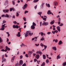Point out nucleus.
Masks as SVG:
<instances>
[{"label":"nucleus","mask_w":66,"mask_h":66,"mask_svg":"<svg viewBox=\"0 0 66 66\" xmlns=\"http://www.w3.org/2000/svg\"><path fill=\"white\" fill-rule=\"evenodd\" d=\"M30 35L32 36L33 35V33H31L30 31H28L26 32L25 35V36L26 37H27L28 35Z\"/></svg>","instance_id":"obj_1"},{"label":"nucleus","mask_w":66,"mask_h":66,"mask_svg":"<svg viewBox=\"0 0 66 66\" xmlns=\"http://www.w3.org/2000/svg\"><path fill=\"white\" fill-rule=\"evenodd\" d=\"M5 24H5L4 25H3L2 26V28L0 29V30H2V31H3L5 29L4 28H6L7 27V26H5Z\"/></svg>","instance_id":"obj_2"},{"label":"nucleus","mask_w":66,"mask_h":66,"mask_svg":"<svg viewBox=\"0 0 66 66\" xmlns=\"http://www.w3.org/2000/svg\"><path fill=\"white\" fill-rule=\"evenodd\" d=\"M43 26H48V24H49V23L48 22H45V21H44L43 23L42 24Z\"/></svg>","instance_id":"obj_3"},{"label":"nucleus","mask_w":66,"mask_h":66,"mask_svg":"<svg viewBox=\"0 0 66 66\" xmlns=\"http://www.w3.org/2000/svg\"><path fill=\"white\" fill-rule=\"evenodd\" d=\"M47 14L48 15H50V14H52V15L53 16V14L52 13V12H51V11L50 10H48L47 12Z\"/></svg>","instance_id":"obj_4"},{"label":"nucleus","mask_w":66,"mask_h":66,"mask_svg":"<svg viewBox=\"0 0 66 66\" xmlns=\"http://www.w3.org/2000/svg\"><path fill=\"white\" fill-rule=\"evenodd\" d=\"M13 27L14 29V28H16V29H18V28H19V26H18L17 25H16V26L13 25Z\"/></svg>","instance_id":"obj_5"},{"label":"nucleus","mask_w":66,"mask_h":66,"mask_svg":"<svg viewBox=\"0 0 66 66\" xmlns=\"http://www.w3.org/2000/svg\"><path fill=\"white\" fill-rule=\"evenodd\" d=\"M28 6V5L27 4H25V5H24V6L23 7V10H24L27 7V6Z\"/></svg>","instance_id":"obj_6"},{"label":"nucleus","mask_w":66,"mask_h":66,"mask_svg":"<svg viewBox=\"0 0 66 66\" xmlns=\"http://www.w3.org/2000/svg\"><path fill=\"white\" fill-rule=\"evenodd\" d=\"M23 64V61L22 60H20L19 62V66H20V65H22Z\"/></svg>","instance_id":"obj_7"},{"label":"nucleus","mask_w":66,"mask_h":66,"mask_svg":"<svg viewBox=\"0 0 66 66\" xmlns=\"http://www.w3.org/2000/svg\"><path fill=\"white\" fill-rule=\"evenodd\" d=\"M9 11V9H5V10H3V12L4 13H7Z\"/></svg>","instance_id":"obj_8"},{"label":"nucleus","mask_w":66,"mask_h":66,"mask_svg":"<svg viewBox=\"0 0 66 66\" xmlns=\"http://www.w3.org/2000/svg\"><path fill=\"white\" fill-rule=\"evenodd\" d=\"M35 57L37 59H38L39 58V57H40V56L39 54H37L36 55Z\"/></svg>","instance_id":"obj_9"},{"label":"nucleus","mask_w":66,"mask_h":66,"mask_svg":"<svg viewBox=\"0 0 66 66\" xmlns=\"http://www.w3.org/2000/svg\"><path fill=\"white\" fill-rule=\"evenodd\" d=\"M56 28L58 31L60 32V31H61V29H60L61 27L60 26H57L56 27Z\"/></svg>","instance_id":"obj_10"},{"label":"nucleus","mask_w":66,"mask_h":66,"mask_svg":"<svg viewBox=\"0 0 66 66\" xmlns=\"http://www.w3.org/2000/svg\"><path fill=\"white\" fill-rule=\"evenodd\" d=\"M54 6H56L58 5V3L56 2H55L54 3Z\"/></svg>","instance_id":"obj_11"},{"label":"nucleus","mask_w":66,"mask_h":66,"mask_svg":"<svg viewBox=\"0 0 66 66\" xmlns=\"http://www.w3.org/2000/svg\"><path fill=\"white\" fill-rule=\"evenodd\" d=\"M8 4V0H6L4 4L5 5H6Z\"/></svg>","instance_id":"obj_12"},{"label":"nucleus","mask_w":66,"mask_h":66,"mask_svg":"<svg viewBox=\"0 0 66 66\" xmlns=\"http://www.w3.org/2000/svg\"><path fill=\"white\" fill-rule=\"evenodd\" d=\"M20 32H19L18 33V34H16V36H18V37H20L21 36V35H20Z\"/></svg>","instance_id":"obj_13"},{"label":"nucleus","mask_w":66,"mask_h":66,"mask_svg":"<svg viewBox=\"0 0 66 66\" xmlns=\"http://www.w3.org/2000/svg\"><path fill=\"white\" fill-rule=\"evenodd\" d=\"M31 29H32V30H33L34 29H35V26H33V25H32L31 27Z\"/></svg>","instance_id":"obj_14"},{"label":"nucleus","mask_w":66,"mask_h":66,"mask_svg":"<svg viewBox=\"0 0 66 66\" xmlns=\"http://www.w3.org/2000/svg\"><path fill=\"white\" fill-rule=\"evenodd\" d=\"M46 5L47 7H50V4H47V3L46 4Z\"/></svg>","instance_id":"obj_15"},{"label":"nucleus","mask_w":66,"mask_h":66,"mask_svg":"<svg viewBox=\"0 0 66 66\" xmlns=\"http://www.w3.org/2000/svg\"><path fill=\"white\" fill-rule=\"evenodd\" d=\"M15 56H14L12 57V63H13V61H14V59H15Z\"/></svg>","instance_id":"obj_16"},{"label":"nucleus","mask_w":66,"mask_h":66,"mask_svg":"<svg viewBox=\"0 0 66 66\" xmlns=\"http://www.w3.org/2000/svg\"><path fill=\"white\" fill-rule=\"evenodd\" d=\"M62 44H63V42H62L61 40L58 43L59 45H61Z\"/></svg>","instance_id":"obj_17"},{"label":"nucleus","mask_w":66,"mask_h":66,"mask_svg":"<svg viewBox=\"0 0 66 66\" xmlns=\"http://www.w3.org/2000/svg\"><path fill=\"white\" fill-rule=\"evenodd\" d=\"M5 17H7V18H9V15L7 14H6Z\"/></svg>","instance_id":"obj_18"},{"label":"nucleus","mask_w":66,"mask_h":66,"mask_svg":"<svg viewBox=\"0 0 66 66\" xmlns=\"http://www.w3.org/2000/svg\"><path fill=\"white\" fill-rule=\"evenodd\" d=\"M52 49L53 50H55V51H56V47H52Z\"/></svg>","instance_id":"obj_19"},{"label":"nucleus","mask_w":66,"mask_h":66,"mask_svg":"<svg viewBox=\"0 0 66 66\" xmlns=\"http://www.w3.org/2000/svg\"><path fill=\"white\" fill-rule=\"evenodd\" d=\"M39 1V0H34L33 2H34V3H36L38 2Z\"/></svg>","instance_id":"obj_20"},{"label":"nucleus","mask_w":66,"mask_h":66,"mask_svg":"<svg viewBox=\"0 0 66 66\" xmlns=\"http://www.w3.org/2000/svg\"><path fill=\"white\" fill-rule=\"evenodd\" d=\"M60 54L57 56V60H58L59 59L61 58V56H60Z\"/></svg>","instance_id":"obj_21"},{"label":"nucleus","mask_w":66,"mask_h":66,"mask_svg":"<svg viewBox=\"0 0 66 66\" xmlns=\"http://www.w3.org/2000/svg\"><path fill=\"white\" fill-rule=\"evenodd\" d=\"M44 36H43L42 38V39H41V40H45V38H44Z\"/></svg>","instance_id":"obj_22"},{"label":"nucleus","mask_w":66,"mask_h":66,"mask_svg":"<svg viewBox=\"0 0 66 66\" xmlns=\"http://www.w3.org/2000/svg\"><path fill=\"white\" fill-rule=\"evenodd\" d=\"M28 52L29 53L30 55H31L32 54V52L31 51H29Z\"/></svg>","instance_id":"obj_23"},{"label":"nucleus","mask_w":66,"mask_h":66,"mask_svg":"<svg viewBox=\"0 0 66 66\" xmlns=\"http://www.w3.org/2000/svg\"><path fill=\"white\" fill-rule=\"evenodd\" d=\"M62 65L63 66H66V63L65 62H63L62 64Z\"/></svg>","instance_id":"obj_24"},{"label":"nucleus","mask_w":66,"mask_h":66,"mask_svg":"<svg viewBox=\"0 0 66 66\" xmlns=\"http://www.w3.org/2000/svg\"><path fill=\"white\" fill-rule=\"evenodd\" d=\"M43 59H46V55H43Z\"/></svg>","instance_id":"obj_25"},{"label":"nucleus","mask_w":66,"mask_h":66,"mask_svg":"<svg viewBox=\"0 0 66 66\" xmlns=\"http://www.w3.org/2000/svg\"><path fill=\"white\" fill-rule=\"evenodd\" d=\"M32 26H36V25L34 22H33L32 23Z\"/></svg>","instance_id":"obj_26"},{"label":"nucleus","mask_w":66,"mask_h":66,"mask_svg":"<svg viewBox=\"0 0 66 66\" xmlns=\"http://www.w3.org/2000/svg\"><path fill=\"white\" fill-rule=\"evenodd\" d=\"M45 62H43L42 65H41L42 66H45Z\"/></svg>","instance_id":"obj_27"},{"label":"nucleus","mask_w":66,"mask_h":66,"mask_svg":"<svg viewBox=\"0 0 66 66\" xmlns=\"http://www.w3.org/2000/svg\"><path fill=\"white\" fill-rule=\"evenodd\" d=\"M13 10V8H11L10 9V12H11V11H12Z\"/></svg>","instance_id":"obj_28"},{"label":"nucleus","mask_w":66,"mask_h":66,"mask_svg":"<svg viewBox=\"0 0 66 66\" xmlns=\"http://www.w3.org/2000/svg\"><path fill=\"white\" fill-rule=\"evenodd\" d=\"M23 46L24 47V46H25V45H24V44H23V43H22V44L20 46H21V47H22V46Z\"/></svg>","instance_id":"obj_29"},{"label":"nucleus","mask_w":66,"mask_h":66,"mask_svg":"<svg viewBox=\"0 0 66 66\" xmlns=\"http://www.w3.org/2000/svg\"><path fill=\"white\" fill-rule=\"evenodd\" d=\"M6 49L5 50V52H6L7 51V46H6Z\"/></svg>","instance_id":"obj_30"},{"label":"nucleus","mask_w":66,"mask_h":66,"mask_svg":"<svg viewBox=\"0 0 66 66\" xmlns=\"http://www.w3.org/2000/svg\"><path fill=\"white\" fill-rule=\"evenodd\" d=\"M12 4L13 5H15V0H13L12 1Z\"/></svg>","instance_id":"obj_31"},{"label":"nucleus","mask_w":66,"mask_h":66,"mask_svg":"<svg viewBox=\"0 0 66 66\" xmlns=\"http://www.w3.org/2000/svg\"><path fill=\"white\" fill-rule=\"evenodd\" d=\"M16 16H17V17H18V16H19V14L18 13V12H17L16 13Z\"/></svg>","instance_id":"obj_32"},{"label":"nucleus","mask_w":66,"mask_h":66,"mask_svg":"<svg viewBox=\"0 0 66 66\" xmlns=\"http://www.w3.org/2000/svg\"><path fill=\"white\" fill-rule=\"evenodd\" d=\"M42 14V12H39L38 13V14L39 15H41Z\"/></svg>","instance_id":"obj_33"},{"label":"nucleus","mask_w":66,"mask_h":66,"mask_svg":"<svg viewBox=\"0 0 66 66\" xmlns=\"http://www.w3.org/2000/svg\"><path fill=\"white\" fill-rule=\"evenodd\" d=\"M3 42V40H2V39L1 38V37H0V43H2Z\"/></svg>","instance_id":"obj_34"},{"label":"nucleus","mask_w":66,"mask_h":66,"mask_svg":"<svg viewBox=\"0 0 66 66\" xmlns=\"http://www.w3.org/2000/svg\"><path fill=\"white\" fill-rule=\"evenodd\" d=\"M44 49H46L47 48V46L44 45Z\"/></svg>","instance_id":"obj_35"},{"label":"nucleus","mask_w":66,"mask_h":66,"mask_svg":"<svg viewBox=\"0 0 66 66\" xmlns=\"http://www.w3.org/2000/svg\"><path fill=\"white\" fill-rule=\"evenodd\" d=\"M46 62L47 64H48V63H49V60H48V59H47L46 61Z\"/></svg>","instance_id":"obj_36"},{"label":"nucleus","mask_w":66,"mask_h":66,"mask_svg":"<svg viewBox=\"0 0 66 66\" xmlns=\"http://www.w3.org/2000/svg\"><path fill=\"white\" fill-rule=\"evenodd\" d=\"M40 63V60H39V61H37V64H39V63Z\"/></svg>","instance_id":"obj_37"},{"label":"nucleus","mask_w":66,"mask_h":66,"mask_svg":"<svg viewBox=\"0 0 66 66\" xmlns=\"http://www.w3.org/2000/svg\"><path fill=\"white\" fill-rule=\"evenodd\" d=\"M25 56L27 57H29V55H27V54H25Z\"/></svg>","instance_id":"obj_38"},{"label":"nucleus","mask_w":66,"mask_h":66,"mask_svg":"<svg viewBox=\"0 0 66 66\" xmlns=\"http://www.w3.org/2000/svg\"><path fill=\"white\" fill-rule=\"evenodd\" d=\"M40 46H42V47H43V46H44V44H43V43H41L40 44Z\"/></svg>","instance_id":"obj_39"},{"label":"nucleus","mask_w":66,"mask_h":66,"mask_svg":"<svg viewBox=\"0 0 66 66\" xmlns=\"http://www.w3.org/2000/svg\"><path fill=\"white\" fill-rule=\"evenodd\" d=\"M5 61H6V59H4V60L2 61V63H3V62H5Z\"/></svg>","instance_id":"obj_40"},{"label":"nucleus","mask_w":66,"mask_h":66,"mask_svg":"<svg viewBox=\"0 0 66 66\" xmlns=\"http://www.w3.org/2000/svg\"><path fill=\"white\" fill-rule=\"evenodd\" d=\"M46 18H43V20H45V21H46Z\"/></svg>","instance_id":"obj_41"},{"label":"nucleus","mask_w":66,"mask_h":66,"mask_svg":"<svg viewBox=\"0 0 66 66\" xmlns=\"http://www.w3.org/2000/svg\"><path fill=\"white\" fill-rule=\"evenodd\" d=\"M54 23V22L53 21L52 22H50V24H53Z\"/></svg>","instance_id":"obj_42"},{"label":"nucleus","mask_w":66,"mask_h":66,"mask_svg":"<svg viewBox=\"0 0 66 66\" xmlns=\"http://www.w3.org/2000/svg\"><path fill=\"white\" fill-rule=\"evenodd\" d=\"M9 39L8 38H7V43H9Z\"/></svg>","instance_id":"obj_43"},{"label":"nucleus","mask_w":66,"mask_h":66,"mask_svg":"<svg viewBox=\"0 0 66 66\" xmlns=\"http://www.w3.org/2000/svg\"><path fill=\"white\" fill-rule=\"evenodd\" d=\"M39 54L40 55H42V53L41 52H39Z\"/></svg>","instance_id":"obj_44"},{"label":"nucleus","mask_w":66,"mask_h":66,"mask_svg":"<svg viewBox=\"0 0 66 66\" xmlns=\"http://www.w3.org/2000/svg\"><path fill=\"white\" fill-rule=\"evenodd\" d=\"M35 46H37V47L38 46H39V44H35Z\"/></svg>","instance_id":"obj_45"},{"label":"nucleus","mask_w":66,"mask_h":66,"mask_svg":"<svg viewBox=\"0 0 66 66\" xmlns=\"http://www.w3.org/2000/svg\"><path fill=\"white\" fill-rule=\"evenodd\" d=\"M63 24L61 23L59 25V26H60V27H62V26H63Z\"/></svg>","instance_id":"obj_46"},{"label":"nucleus","mask_w":66,"mask_h":66,"mask_svg":"<svg viewBox=\"0 0 66 66\" xmlns=\"http://www.w3.org/2000/svg\"><path fill=\"white\" fill-rule=\"evenodd\" d=\"M20 59H22V58L23 57V56H22V55H21L20 56Z\"/></svg>","instance_id":"obj_47"},{"label":"nucleus","mask_w":66,"mask_h":66,"mask_svg":"<svg viewBox=\"0 0 66 66\" xmlns=\"http://www.w3.org/2000/svg\"><path fill=\"white\" fill-rule=\"evenodd\" d=\"M37 61V60L36 59H34V62H36Z\"/></svg>","instance_id":"obj_48"},{"label":"nucleus","mask_w":66,"mask_h":66,"mask_svg":"<svg viewBox=\"0 0 66 66\" xmlns=\"http://www.w3.org/2000/svg\"><path fill=\"white\" fill-rule=\"evenodd\" d=\"M7 50L8 51H10V50H11V49H10V48H8V47H7Z\"/></svg>","instance_id":"obj_49"},{"label":"nucleus","mask_w":66,"mask_h":66,"mask_svg":"<svg viewBox=\"0 0 66 66\" xmlns=\"http://www.w3.org/2000/svg\"><path fill=\"white\" fill-rule=\"evenodd\" d=\"M22 66H26V63H24L22 65Z\"/></svg>","instance_id":"obj_50"},{"label":"nucleus","mask_w":66,"mask_h":66,"mask_svg":"<svg viewBox=\"0 0 66 66\" xmlns=\"http://www.w3.org/2000/svg\"><path fill=\"white\" fill-rule=\"evenodd\" d=\"M37 5H36L34 7H35V10H36V9H37Z\"/></svg>","instance_id":"obj_51"},{"label":"nucleus","mask_w":66,"mask_h":66,"mask_svg":"<svg viewBox=\"0 0 66 66\" xmlns=\"http://www.w3.org/2000/svg\"><path fill=\"white\" fill-rule=\"evenodd\" d=\"M61 18H59L58 19V21H61Z\"/></svg>","instance_id":"obj_52"},{"label":"nucleus","mask_w":66,"mask_h":66,"mask_svg":"<svg viewBox=\"0 0 66 66\" xmlns=\"http://www.w3.org/2000/svg\"><path fill=\"white\" fill-rule=\"evenodd\" d=\"M28 12H29V11H26L24 12V13L25 14H26L27 13H28Z\"/></svg>","instance_id":"obj_53"},{"label":"nucleus","mask_w":66,"mask_h":66,"mask_svg":"<svg viewBox=\"0 0 66 66\" xmlns=\"http://www.w3.org/2000/svg\"><path fill=\"white\" fill-rule=\"evenodd\" d=\"M55 33H57L58 32V31H57V30H55Z\"/></svg>","instance_id":"obj_54"},{"label":"nucleus","mask_w":66,"mask_h":66,"mask_svg":"<svg viewBox=\"0 0 66 66\" xmlns=\"http://www.w3.org/2000/svg\"><path fill=\"white\" fill-rule=\"evenodd\" d=\"M6 22V21H3V23H5V22Z\"/></svg>","instance_id":"obj_55"},{"label":"nucleus","mask_w":66,"mask_h":66,"mask_svg":"<svg viewBox=\"0 0 66 66\" xmlns=\"http://www.w3.org/2000/svg\"><path fill=\"white\" fill-rule=\"evenodd\" d=\"M52 33L53 34H54L55 33V31H52Z\"/></svg>","instance_id":"obj_56"},{"label":"nucleus","mask_w":66,"mask_h":66,"mask_svg":"<svg viewBox=\"0 0 66 66\" xmlns=\"http://www.w3.org/2000/svg\"><path fill=\"white\" fill-rule=\"evenodd\" d=\"M5 15L4 14L2 15V17H5Z\"/></svg>","instance_id":"obj_57"},{"label":"nucleus","mask_w":66,"mask_h":66,"mask_svg":"<svg viewBox=\"0 0 66 66\" xmlns=\"http://www.w3.org/2000/svg\"><path fill=\"white\" fill-rule=\"evenodd\" d=\"M45 4V3H43L42 4V7H43L44 6V5Z\"/></svg>","instance_id":"obj_58"},{"label":"nucleus","mask_w":66,"mask_h":66,"mask_svg":"<svg viewBox=\"0 0 66 66\" xmlns=\"http://www.w3.org/2000/svg\"><path fill=\"white\" fill-rule=\"evenodd\" d=\"M23 19L24 21H26V18H23Z\"/></svg>","instance_id":"obj_59"},{"label":"nucleus","mask_w":66,"mask_h":66,"mask_svg":"<svg viewBox=\"0 0 66 66\" xmlns=\"http://www.w3.org/2000/svg\"><path fill=\"white\" fill-rule=\"evenodd\" d=\"M33 55L34 57L35 56V55H36V54L35 53H33Z\"/></svg>","instance_id":"obj_60"},{"label":"nucleus","mask_w":66,"mask_h":66,"mask_svg":"<svg viewBox=\"0 0 66 66\" xmlns=\"http://www.w3.org/2000/svg\"><path fill=\"white\" fill-rule=\"evenodd\" d=\"M12 18H15V16L14 15H13L12 16Z\"/></svg>","instance_id":"obj_61"},{"label":"nucleus","mask_w":66,"mask_h":66,"mask_svg":"<svg viewBox=\"0 0 66 66\" xmlns=\"http://www.w3.org/2000/svg\"><path fill=\"white\" fill-rule=\"evenodd\" d=\"M57 42H58V40H57V39H55V42L57 43Z\"/></svg>","instance_id":"obj_62"},{"label":"nucleus","mask_w":66,"mask_h":66,"mask_svg":"<svg viewBox=\"0 0 66 66\" xmlns=\"http://www.w3.org/2000/svg\"><path fill=\"white\" fill-rule=\"evenodd\" d=\"M51 33V32H48L47 33V34H48V35L50 34Z\"/></svg>","instance_id":"obj_63"},{"label":"nucleus","mask_w":66,"mask_h":66,"mask_svg":"<svg viewBox=\"0 0 66 66\" xmlns=\"http://www.w3.org/2000/svg\"><path fill=\"white\" fill-rule=\"evenodd\" d=\"M13 23H15V24L17 23V22H16V21H13Z\"/></svg>","instance_id":"obj_64"}]
</instances>
